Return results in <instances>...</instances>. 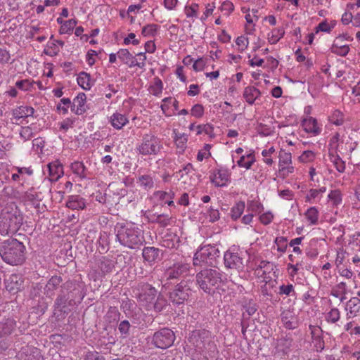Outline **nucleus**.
I'll return each instance as SVG.
<instances>
[{
  "instance_id": "nucleus-1",
  "label": "nucleus",
  "mask_w": 360,
  "mask_h": 360,
  "mask_svg": "<svg viewBox=\"0 0 360 360\" xmlns=\"http://www.w3.org/2000/svg\"><path fill=\"white\" fill-rule=\"evenodd\" d=\"M26 248L18 240L10 238L0 245V256L6 264L12 266L21 265L25 261Z\"/></svg>"
},
{
  "instance_id": "nucleus-2",
  "label": "nucleus",
  "mask_w": 360,
  "mask_h": 360,
  "mask_svg": "<svg viewBox=\"0 0 360 360\" xmlns=\"http://www.w3.org/2000/svg\"><path fill=\"white\" fill-rule=\"evenodd\" d=\"M115 229L117 240L124 247L136 249L145 242L143 231L133 224H117Z\"/></svg>"
},
{
  "instance_id": "nucleus-3",
  "label": "nucleus",
  "mask_w": 360,
  "mask_h": 360,
  "mask_svg": "<svg viewBox=\"0 0 360 360\" xmlns=\"http://www.w3.org/2000/svg\"><path fill=\"white\" fill-rule=\"evenodd\" d=\"M22 223L18 210L3 212L0 215V236L6 237L15 233Z\"/></svg>"
},
{
  "instance_id": "nucleus-4",
  "label": "nucleus",
  "mask_w": 360,
  "mask_h": 360,
  "mask_svg": "<svg viewBox=\"0 0 360 360\" xmlns=\"http://www.w3.org/2000/svg\"><path fill=\"white\" fill-rule=\"evenodd\" d=\"M221 281L220 274L216 269H205L196 275L198 285L207 293L214 292L216 285Z\"/></svg>"
},
{
  "instance_id": "nucleus-5",
  "label": "nucleus",
  "mask_w": 360,
  "mask_h": 360,
  "mask_svg": "<svg viewBox=\"0 0 360 360\" xmlns=\"http://www.w3.org/2000/svg\"><path fill=\"white\" fill-rule=\"evenodd\" d=\"M219 254L218 249L214 246L205 245L195 253L193 264L195 266H210L215 267L217 258L219 257Z\"/></svg>"
},
{
  "instance_id": "nucleus-6",
  "label": "nucleus",
  "mask_w": 360,
  "mask_h": 360,
  "mask_svg": "<svg viewBox=\"0 0 360 360\" xmlns=\"http://www.w3.org/2000/svg\"><path fill=\"white\" fill-rule=\"evenodd\" d=\"M162 148L160 140L157 136L148 134L143 136L142 143L137 147V150L143 155H157Z\"/></svg>"
},
{
  "instance_id": "nucleus-7",
  "label": "nucleus",
  "mask_w": 360,
  "mask_h": 360,
  "mask_svg": "<svg viewBox=\"0 0 360 360\" xmlns=\"http://www.w3.org/2000/svg\"><path fill=\"white\" fill-rule=\"evenodd\" d=\"M174 340V333L168 328H164L153 334L152 341L155 347L165 349L171 347Z\"/></svg>"
},
{
  "instance_id": "nucleus-8",
  "label": "nucleus",
  "mask_w": 360,
  "mask_h": 360,
  "mask_svg": "<svg viewBox=\"0 0 360 360\" xmlns=\"http://www.w3.org/2000/svg\"><path fill=\"white\" fill-rule=\"evenodd\" d=\"M191 293V289L188 282L182 281L169 293V300L174 304L180 305L188 299Z\"/></svg>"
},
{
  "instance_id": "nucleus-9",
  "label": "nucleus",
  "mask_w": 360,
  "mask_h": 360,
  "mask_svg": "<svg viewBox=\"0 0 360 360\" xmlns=\"http://www.w3.org/2000/svg\"><path fill=\"white\" fill-rule=\"evenodd\" d=\"M138 293L136 297L140 303L148 309H152V304L154 301L157 290L154 287L148 283L140 285L138 288Z\"/></svg>"
},
{
  "instance_id": "nucleus-10",
  "label": "nucleus",
  "mask_w": 360,
  "mask_h": 360,
  "mask_svg": "<svg viewBox=\"0 0 360 360\" xmlns=\"http://www.w3.org/2000/svg\"><path fill=\"white\" fill-rule=\"evenodd\" d=\"M190 264L180 261L169 267L164 274L166 281L179 278L189 274Z\"/></svg>"
},
{
  "instance_id": "nucleus-11",
  "label": "nucleus",
  "mask_w": 360,
  "mask_h": 360,
  "mask_svg": "<svg viewBox=\"0 0 360 360\" xmlns=\"http://www.w3.org/2000/svg\"><path fill=\"white\" fill-rule=\"evenodd\" d=\"M205 332L193 331L191 335L188 338V342L193 345L196 352L199 353L204 352L206 349V344H210L208 340H205Z\"/></svg>"
},
{
  "instance_id": "nucleus-12",
  "label": "nucleus",
  "mask_w": 360,
  "mask_h": 360,
  "mask_svg": "<svg viewBox=\"0 0 360 360\" xmlns=\"http://www.w3.org/2000/svg\"><path fill=\"white\" fill-rule=\"evenodd\" d=\"M24 280L22 275L12 274L6 280V288L11 293H15L23 288Z\"/></svg>"
},
{
  "instance_id": "nucleus-13",
  "label": "nucleus",
  "mask_w": 360,
  "mask_h": 360,
  "mask_svg": "<svg viewBox=\"0 0 360 360\" xmlns=\"http://www.w3.org/2000/svg\"><path fill=\"white\" fill-rule=\"evenodd\" d=\"M48 169L51 181H56L63 175V167L58 160L50 162Z\"/></svg>"
},
{
  "instance_id": "nucleus-14",
  "label": "nucleus",
  "mask_w": 360,
  "mask_h": 360,
  "mask_svg": "<svg viewBox=\"0 0 360 360\" xmlns=\"http://www.w3.org/2000/svg\"><path fill=\"white\" fill-rule=\"evenodd\" d=\"M302 126L306 132L311 133L314 136L319 135L321 131V129L317 125V120L312 117L303 119Z\"/></svg>"
},
{
  "instance_id": "nucleus-15",
  "label": "nucleus",
  "mask_w": 360,
  "mask_h": 360,
  "mask_svg": "<svg viewBox=\"0 0 360 360\" xmlns=\"http://www.w3.org/2000/svg\"><path fill=\"white\" fill-rule=\"evenodd\" d=\"M86 99V96L84 93L79 94L73 100V103L71 105L72 111L77 115L83 114L86 111L84 107Z\"/></svg>"
},
{
  "instance_id": "nucleus-16",
  "label": "nucleus",
  "mask_w": 360,
  "mask_h": 360,
  "mask_svg": "<svg viewBox=\"0 0 360 360\" xmlns=\"http://www.w3.org/2000/svg\"><path fill=\"white\" fill-rule=\"evenodd\" d=\"M66 206L72 210H84L86 207V200L80 195H70L66 202Z\"/></svg>"
},
{
  "instance_id": "nucleus-17",
  "label": "nucleus",
  "mask_w": 360,
  "mask_h": 360,
  "mask_svg": "<svg viewBox=\"0 0 360 360\" xmlns=\"http://www.w3.org/2000/svg\"><path fill=\"white\" fill-rule=\"evenodd\" d=\"M34 112V109L30 106H20L12 111L13 117L19 120L21 118H27L32 116Z\"/></svg>"
},
{
  "instance_id": "nucleus-18",
  "label": "nucleus",
  "mask_w": 360,
  "mask_h": 360,
  "mask_svg": "<svg viewBox=\"0 0 360 360\" xmlns=\"http://www.w3.org/2000/svg\"><path fill=\"white\" fill-rule=\"evenodd\" d=\"M15 327V321L12 319H4L0 321V338L11 334Z\"/></svg>"
},
{
  "instance_id": "nucleus-19",
  "label": "nucleus",
  "mask_w": 360,
  "mask_h": 360,
  "mask_svg": "<svg viewBox=\"0 0 360 360\" xmlns=\"http://www.w3.org/2000/svg\"><path fill=\"white\" fill-rule=\"evenodd\" d=\"M98 267L102 274L110 273L115 267V262L110 258L102 257L98 261Z\"/></svg>"
},
{
  "instance_id": "nucleus-20",
  "label": "nucleus",
  "mask_w": 360,
  "mask_h": 360,
  "mask_svg": "<svg viewBox=\"0 0 360 360\" xmlns=\"http://www.w3.org/2000/svg\"><path fill=\"white\" fill-rule=\"evenodd\" d=\"M160 250L154 247H146L143 250V257L149 264L155 262L159 259Z\"/></svg>"
},
{
  "instance_id": "nucleus-21",
  "label": "nucleus",
  "mask_w": 360,
  "mask_h": 360,
  "mask_svg": "<svg viewBox=\"0 0 360 360\" xmlns=\"http://www.w3.org/2000/svg\"><path fill=\"white\" fill-rule=\"evenodd\" d=\"M260 95V91L252 86H247L243 92V97L249 104H253Z\"/></svg>"
},
{
  "instance_id": "nucleus-22",
  "label": "nucleus",
  "mask_w": 360,
  "mask_h": 360,
  "mask_svg": "<svg viewBox=\"0 0 360 360\" xmlns=\"http://www.w3.org/2000/svg\"><path fill=\"white\" fill-rule=\"evenodd\" d=\"M348 319L356 316L360 314V299L356 297H352L347 304Z\"/></svg>"
},
{
  "instance_id": "nucleus-23",
  "label": "nucleus",
  "mask_w": 360,
  "mask_h": 360,
  "mask_svg": "<svg viewBox=\"0 0 360 360\" xmlns=\"http://www.w3.org/2000/svg\"><path fill=\"white\" fill-rule=\"evenodd\" d=\"M110 123L116 129H120L128 123V120L125 115L115 112L110 116Z\"/></svg>"
},
{
  "instance_id": "nucleus-24",
  "label": "nucleus",
  "mask_w": 360,
  "mask_h": 360,
  "mask_svg": "<svg viewBox=\"0 0 360 360\" xmlns=\"http://www.w3.org/2000/svg\"><path fill=\"white\" fill-rule=\"evenodd\" d=\"M78 84L84 89H90L92 86V81L89 74L81 72L77 77Z\"/></svg>"
},
{
  "instance_id": "nucleus-25",
  "label": "nucleus",
  "mask_w": 360,
  "mask_h": 360,
  "mask_svg": "<svg viewBox=\"0 0 360 360\" xmlns=\"http://www.w3.org/2000/svg\"><path fill=\"white\" fill-rule=\"evenodd\" d=\"M225 173L223 170L216 169L210 176V180L216 186H224L225 185Z\"/></svg>"
},
{
  "instance_id": "nucleus-26",
  "label": "nucleus",
  "mask_w": 360,
  "mask_h": 360,
  "mask_svg": "<svg viewBox=\"0 0 360 360\" xmlns=\"http://www.w3.org/2000/svg\"><path fill=\"white\" fill-rule=\"evenodd\" d=\"M72 172L81 179L86 178V167L82 162L75 161L71 164Z\"/></svg>"
},
{
  "instance_id": "nucleus-27",
  "label": "nucleus",
  "mask_w": 360,
  "mask_h": 360,
  "mask_svg": "<svg viewBox=\"0 0 360 360\" xmlns=\"http://www.w3.org/2000/svg\"><path fill=\"white\" fill-rule=\"evenodd\" d=\"M61 282L62 278L60 276H52L46 285L47 295L49 296L53 295L54 290L59 286Z\"/></svg>"
},
{
  "instance_id": "nucleus-28",
  "label": "nucleus",
  "mask_w": 360,
  "mask_h": 360,
  "mask_svg": "<svg viewBox=\"0 0 360 360\" xmlns=\"http://www.w3.org/2000/svg\"><path fill=\"white\" fill-rule=\"evenodd\" d=\"M240 262V258L237 253L231 252L230 250L226 251V268H236Z\"/></svg>"
},
{
  "instance_id": "nucleus-29",
  "label": "nucleus",
  "mask_w": 360,
  "mask_h": 360,
  "mask_svg": "<svg viewBox=\"0 0 360 360\" xmlns=\"http://www.w3.org/2000/svg\"><path fill=\"white\" fill-rule=\"evenodd\" d=\"M293 317L291 314L288 312H283L281 314V321L285 328L291 330L297 327V323L292 321Z\"/></svg>"
},
{
  "instance_id": "nucleus-30",
  "label": "nucleus",
  "mask_w": 360,
  "mask_h": 360,
  "mask_svg": "<svg viewBox=\"0 0 360 360\" xmlns=\"http://www.w3.org/2000/svg\"><path fill=\"white\" fill-rule=\"evenodd\" d=\"M245 207V205L244 202L240 201L237 202L236 205L231 208L230 214L231 219L233 220L238 219L243 214Z\"/></svg>"
},
{
  "instance_id": "nucleus-31",
  "label": "nucleus",
  "mask_w": 360,
  "mask_h": 360,
  "mask_svg": "<svg viewBox=\"0 0 360 360\" xmlns=\"http://www.w3.org/2000/svg\"><path fill=\"white\" fill-rule=\"evenodd\" d=\"M153 217L154 219H153V222L159 224L162 227H166L171 224L172 218L168 214H154Z\"/></svg>"
},
{
  "instance_id": "nucleus-32",
  "label": "nucleus",
  "mask_w": 360,
  "mask_h": 360,
  "mask_svg": "<svg viewBox=\"0 0 360 360\" xmlns=\"http://www.w3.org/2000/svg\"><path fill=\"white\" fill-rule=\"evenodd\" d=\"M140 186L146 190H149L154 186L153 178L148 174L142 175L139 178Z\"/></svg>"
},
{
  "instance_id": "nucleus-33",
  "label": "nucleus",
  "mask_w": 360,
  "mask_h": 360,
  "mask_svg": "<svg viewBox=\"0 0 360 360\" xmlns=\"http://www.w3.org/2000/svg\"><path fill=\"white\" fill-rule=\"evenodd\" d=\"M285 34L284 29L282 27H279L277 29H274L272 30L271 35H269L268 39L269 43L272 44H276L280 39H281Z\"/></svg>"
},
{
  "instance_id": "nucleus-34",
  "label": "nucleus",
  "mask_w": 360,
  "mask_h": 360,
  "mask_svg": "<svg viewBox=\"0 0 360 360\" xmlns=\"http://www.w3.org/2000/svg\"><path fill=\"white\" fill-rule=\"evenodd\" d=\"M326 320L328 323H335L340 318V312L337 308H333L326 314Z\"/></svg>"
},
{
  "instance_id": "nucleus-35",
  "label": "nucleus",
  "mask_w": 360,
  "mask_h": 360,
  "mask_svg": "<svg viewBox=\"0 0 360 360\" xmlns=\"http://www.w3.org/2000/svg\"><path fill=\"white\" fill-rule=\"evenodd\" d=\"M255 162L254 157L252 154H249L245 158L241 156L238 161V165L241 167H245L247 169H250Z\"/></svg>"
},
{
  "instance_id": "nucleus-36",
  "label": "nucleus",
  "mask_w": 360,
  "mask_h": 360,
  "mask_svg": "<svg viewBox=\"0 0 360 360\" xmlns=\"http://www.w3.org/2000/svg\"><path fill=\"white\" fill-rule=\"evenodd\" d=\"M292 162V155L290 153L286 152L284 150H281L279 152V167L283 165H288Z\"/></svg>"
},
{
  "instance_id": "nucleus-37",
  "label": "nucleus",
  "mask_w": 360,
  "mask_h": 360,
  "mask_svg": "<svg viewBox=\"0 0 360 360\" xmlns=\"http://www.w3.org/2000/svg\"><path fill=\"white\" fill-rule=\"evenodd\" d=\"M330 161L333 162L336 169L339 172H344L345 169V162L338 156L330 154Z\"/></svg>"
},
{
  "instance_id": "nucleus-38",
  "label": "nucleus",
  "mask_w": 360,
  "mask_h": 360,
  "mask_svg": "<svg viewBox=\"0 0 360 360\" xmlns=\"http://www.w3.org/2000/svg\"><path fill=\"white\" fill-rule=\"evenodd\" d=\"M231 276H232V274H231ZM229 282L231 283L229 284V285H228V290L231 291L229 292V294L233 293V297H235L236 294H237L238 292H242V290H243L242 285H240V284L236 283L234 280H233L231 278V276H230V280L229 281L226 280V283H229Z\"/></svg>"
},
{
  "instance_id": "nucleus-39",
  "label": "nucleus",
  "mask_w": 360,
  "mask_h": 360,
  "mask_svg": "<svg viewBox=\"0 0 360 360\" xmlns=\"http://www.w3.org/2000/svg\"><path fill=\"white\" fill-rule=\"evenodd\" d=\"M349 51V47L347 44L338 45L337 46H332L331 52L338 56H345Z\"/></svg>"
},
{
  "instance_id": "nucleus-40",
  "label": "nucleus",
  "mask_w": 360,
  "mask_h": 360,
  "mask_svg": "<svg viewBox=\"0 0 360 360\" xmlns=\"http://www.w3.org/2000/svg\"><path fill=\"white\" fill-rule=\"evenodd\" d=\"M117 57L125 64H129L130 60L134 59L132 54L125 49L119 50L117 52Z\"/></svg>"
},
{
  "instance_id": "nucleus-41",
  "label": "nucleus",
  "mask_w": 360,
  "mask_h": 360,
  "mask_svg": "<svg viewBox=\"0 0 360 360\" xmlns=\"http://www.w3.org/2000/svg\"><path fill=\"white\" fill-rule=\"evenodd\" d=\"M159 26L156 24H148L144 26L142 29V34L145 37L154 36L158 29Z\"/></svg>"
},
{
  "instance_id": "nucleus-42",
  "label": "nucleus",
  "mask_w": 360,
  "mask_h": 360,
  "mask_svg": "<svg viewBox=\"0 0 360 360\" xmlns=\"http://www.w3.org/2000/svg\"><path fill=\"white\" fill-rule=\"evenodd\" d=\"M306 217L308 221H310L311 224H315L318 221V210L314 207H311L307 210L306 214Z\"/></svg>"
},
{
  "instance_id": "nucleus-43",
  "label": "nucleus",
  "mask_w": 360,
  "mask_h": 360,
  "mask_svg": "<svg viewBox=\"0 0 360 360\" xmlns=\"http://www.w3.org/2000/svg\"><path fill=\"white\" fill-rule=\"evenodd\" d=\"M167 307V301L162 297H158L155 303L153 302L152 308L157 312L162 311Z\"/></svg>"
},
{
  "instance_id": "nucleus-44",
  "label": "nucleus",
  "mask_w": 360,
  "mask_h": 360,
  "mask_svg": "<svg viewBox=\"0 0 360 360\" xmlns=\"http://www.w3.org/2000/svg\"><path fill=\"white\" fill-rule=\"evenodd\" d=\"M328 198L331 200L334 205H338L342 202V195L339 190L331 191L328 194Z\"/></svg>"
},
{
  "instance_id": "nucleus-45",
  "label": "nucleus",
  "mask_w": 360,
  "mask_h": 360,
  "mask_svg": "<svg viewBox=\"0 0 360 360\" xmlns=\"http://www.w3.org/2000/svg\"><path fill=\"white\" fill-rule=\"evenodd\" d=\"M60 49L55 42H49L46 49H44V53L50 56H54L58 54Z\"/></svg>"
},
{
  "instance_id": "nucleus-46",
  "label": "nucleus",
  "mask_w": 360,
  "mask_h": 360,
  "mask_svg": "<svg viewBox=\"0 0 360 360\" xmlns=\"http://www.w3.org/2000/svg\"><path fill=\"white\" fill-rule=\"evenodd\" d=\"M316 330L317 329L311 330V335L313 340L315 342V347H316L317 350L321 351L324 348V341L319 335H316Z\"/></svg>"
},
{
  "instance_id": "nucleus-47",
  "label": "nucleus",
  "mask_w": 360,
  "mask_h": 360,
  "mask_svg": "<svg viewBox=\"0 0 360 360\" xmlns=\"http://www.w3.org/2000/svg\"><path fill=\"white\" fill-rule=\"evenodd\" d=\"M163 84L160 79H156L154 84L150 86V93L155 96H159L163 88Z\"/></svg>"
},
{
  "instance_id": "nucleus-48",
  "label": "nucleus",
  "mask_w": 360,
  "mask_h": 360,
  "mask_svg": "<svg viewBox=\"0 0 360 360\" xmlns=\"http://www.w3.org/2000/svg\"><path fill=\"white\" fill-rule=\"evenodd\" d=\"M226 353L229 356V360L238 359L240 357V352L238 351L236 345H231L230 347L226 349Z\"/></svg>"
},
{
  "instance_id": "nucleus-49",
  "label": "nucleus",
  "mask_w": 360,
  "mask_h": 360,
  "mask_svg": "<svg viewBox=\"0 0 360 360\" xmlns=\"http://www.w3.org/2000/svg\"><path fill=\"white\" fill-rule=\"evenodd\" d=\"M130 327L131 325L127 320L121 321L119 324L118 330L124 338H127L129 335Z\"/></svg>"
},
{
  "instance_id": "nucleus-50",
  "label": "nucleus",
  "mask_w": 360,
  "mask_h": 360,
  "mask_svg": "<svg viewBox=\"0 0 360 360\" xmlns=\"http://www.w3.org/2000/svg\"><path fill=\"white\" fill-rule=\"evenodd\" d=\"M335 23L334 22H331L330 24H328L326 21H323L320 22L316 27V32L319 31L330 32L331 30L334 27Z\"/></svg>"
},
{
  "instance_id": "nucleus-51",
  "label": "nucleus",
  "mask_w": 360,
  "mask_h": 360,
  "mask_svg": "<svg viewBox=\"0 0 360 360\" xmlns=\"http://www.w3.org/2000/svg\"><path fill=\"white\" fill-rule=\"evenodd\" d=\"M136 56H143V58H141V62H137V61H135L134 58L131 60L130 62L129 63V67H134V66H137L140 68H143L145 67L146 65V63H145V60H146V56L145 55V52H140V53H138L136 54Z\"/></svg>"
},
{
  "instance_id": "nucleus-52",
  "label": "nucleus",
  "mask_w": 360,
  "mask_h": 360,
  "mask_svg": "<svg viewBox=\"0 0 360 360\" xmlns=\"http://www.w3.org/2000/svg\"><path fill=\"white\" fill-rule=\"evenodd\" d=\"M263 209L262 205L257 200H252L248 202V210L252 212H260Z\"/></svg>"
},
{
  "instance_id": "nucleus-53",
  "label": "nucleus",
  "mask_w": 360,
  "mask_h": 360,
  "mask_svg": "<svg viewBox=\"0 0 360 360\" xmlns=\"http://www.w3.org/2000/svg\"><path fill=\"white\" fill-rule=\"evenodd\" d=\"M330 122L337 125L340 126L343 124L342 115L340 111L336 110L333 115L330 117Z\"/></svg>"
},
{
  "instance_id": "nucleus-54",
  "label": "nucleus",
  "mask_w": 360,
  "mask_h": 360,
  "mask_svg": "<svg viewBox=\"0 0 360 360\" xmlns=\"http://www.w3.org/2000/svg\"><path fill=\"white\" fill-rule=\"evenodd\" d=\"M77 22L75 20H69L66 21L60 27L61 33H67L70 30H72L76 25Z\"/></svg>"
},
{
  "instance_id": "nucleus-55",
  "label": "nucleus",
  "mask_w": 360,
  "mask_h": 360,
  "mask_svg": "<svg viewBox=\"0 0 360 360\" xmlns=\"http://www.w3.org/2000/svg\"><path fill=\"white\" fill-rule=\"evenodd\" d=\"M68 300V297H66L65 295H59L55 302L56 307L58 308L60 311H62L63 308L66 307V302Z\"/></svg>"
},
{
  "instance_id": "nucleus-56",
  "label": "nucleus",
  "mask_w": 360,
  "mask_h": 360,
  "mask_svg": "<svg viewBox=\"0 0 360 360\" xmlns=\"http://www.w3.org/2000/svg\"><path fill=\"white\" fill-rule=\"evenodd\" d=\"M294 172V167L292 166H290L289 165L285 166L279 167L278 173L283 178H285L289 175V174L292 173Z\"/></svg>"
},
{
  "instance_id": "nucleus-57",
  "label": "nucleus",
  "mask_w": 360,
  "mask_h": 360,
  "mask_svg": "<svg viewBox=\"0 0 360 360\" xmlns=\"http://www.w3.org/2000/svg\"><path fill=\"white\" fill-rule=\"evenodd\" d=\"M198 5L192 4L190 6L185 7V13L188 18L196 16Z\"/></svg>"
},
{
  "instance_id": "nucleus-58",
  "label": "nucleus",
  "mask_w": 360,
  "mask_h": 360,
  "mask_svg": "<svg viewBox=\"0 0 360 360\" xmlns=\"http://www.w3.org/2000/svg\"><path fill=\"white\" fill-rule=\"evenodd\" d=\"M204 113V108L200 104H195L191 109V115L195 117H200Z\"/></svg>"
},
{
  "instance_id": "nucleus-59",
  "label": "nucleus",
  "mask_w": 360,
  "mask_h": 360,
  "mask_svg": "<svg viewBox=\"0 0 360 360\" xmlns=\"http://www.w3.org/2000/svg\"><path fill=\"white\" fill-rule=\"evenodd\" d=\"M20 135L24 140H29L32 136V130L30 127H22L20 130Z\"/></svg>"
},
{
  "instance_id": "nucleus-60",
  "label": "nucleus",
  "mask_w": 360,
  "mask_h": 360,
  "mask_svg": "<svg viewBox=\"0 0 360 360\" xmlns=\"http://www.w3.org/2000/svg\"><path fill=\"white\" fill-rule=\"evenodd\" d=\"M75 122V119L72 118H67L64 120L60 124V129H63L64 131H67L70 128L73 127Z\"/></svg>"
},
{
  "instance_id": "nucleus-61",
  "label": "nucleus",
  "mask_w": 360,
  "mask_h": 360,
  "mask_svg": "<svg viewBox=\"0 0 360 360\" xmlns=\"http://www.w3.org/2000/svg\"><path fill=\"white\" fill-rule=\"evenodd\" d=\"M15 86L22 91H27L32 86V83L28 79H24L18 81Z\"/></svg>"
},
{
  "instance_id": "nucleus-62",
  "label": "nucleus",
  "mask_w": 360,
  "mask_h": 360,
  "mask_svg": "<svg viewBox=\"0 0 360 360\" xmlns=\"http://www.w3.org/2000/svg\"><path fill=\"white\" fill-rule=\"evenodd\" d=\"M294 290V286L292 284L282 285L279 287V293L281 295H290Z\"/></svg>"
},
{
  "instance_id": "nucleus-63",
  "label": "nucleus",
  "mask_w": 360,
  "mask_h": 360,
  "mask_svg": "<svg viewBox=\"0 0 360 360\" xmlns=\"http://www.w3.org/2000/svg\"><path fill=\"white\" fill-rule=\"evenodd\" d=\"M315 157V154L311 150H306L300 156L302 162H309L312 160Z\"/></svg>"
},
{
  "instance_id": "nucleus-64",
  "label": "nucleus",
  "mask_w": 360,
  "mask_h": 360,
  "mask_svg": "<svg viewBox=\"0 0 360 360\" xmlns=\"http://www.w3.org/2000/svg\"><path fill=\"white\" fill-rule=\"evenodd\" d=\"M85 360H103V358L98 352H89L86 354Z\"/></svg>"
}]
</instances>
